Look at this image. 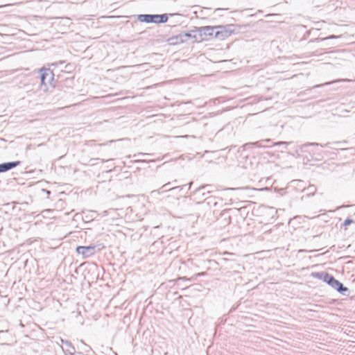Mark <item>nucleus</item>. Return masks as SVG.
<instances>
[{
	"label": "nucleus",
	"mask_w": 355,
	"mask_h": 355,
	"mask_svg": "<svg viewBox=\"0 0 355 355\" xmlns=\"http://www.w3.org/2000/svg\"><path fill=\"white\" fill-rule=\"evenodd\" d=\"M44 191H45L47 193V194H49V195L51 193V192H50L49 191H47V190H44Z\"/></svg>",
	"instance_id": "obj_32"
},
{
	"label": "nucleus",
	"mask_w": 355,
	"mask_h": 355,
	"mask_svg": "<svg viewBox=\"0 0 355 355\" xmlns=\"http://www.w3.org/2000/svg\"><path fill=\"white\" fill-rule=\"evenodd\" d=\"M186 185H182V186H178V187H174L173 188H171V189H166L165 191H170V190H175V189H182V188L184 187H185Z\"/></svg>",
	"instance_id": "obj_20"
},
{
	"label": "nucleus",
	"mask_w": 355,
	"mask_h": 355,
	"mask_svg": "<svg viewBox=\"0 0 355 355\" xmlns=\"http://www.w3.org/2000/svg\"><path fill=\"white\" fill-rule=\"evenodd\" d=\"M170 184H171V182H168V183H166V184H164L162 187V188H166V187H167V186H168V185H170Z\"/></svg>",
	"instance_id": "obj_23"
},
{
	"label": "nucleus",
	"mask_w": 355,
	"mask_h": 355,
	"mask_svg": "<svg viewBox=\"0 0 355 355\" xmlns=\"http://www.w3.org/2000/svg\"><path fill=\"white\" fill-rule=\"evenodd\" d=\"M209 187L210 185H201L198 189H196L193 192L194 200L197 201L198 203L202 201L205 202V198L207 197L206 195L211 192L210 191H207V192H205V190L207 187Z\"/></svg>",
	"instance_id": "obj_4"
},
{
	"label": "nucleus",
	"mask_w": 355,
	"mask_h": 355,
	"mask_svg": "<svg viewBox=\"0 0 355 355\" xmlns=\"http://www.w3.org/2000/svg\"><path fill=\"white\" fill-rule=\"evenodd\" d=\"M224 254L231 255V254H232V253H230V252H224Z\"/></svg>",
	"instance_id": "obj_29"
},
{
	"label": "nucleus",
	"mask_w": 355,
	"mask_h": 355,
	"mask_svg": "<svg viewBox=\"0 0 355 355\" xmlns=\"http://www.w3.org/2000/svg\"><path fill=\"white\" fill-rule=\"evenodd\" d=\"M81 342H82V344L84 345L83 349L85 350V352L87 353V352L92 351V348L89 346L87 345L83 341H81Z\"/></svg>",
	"instance_id": "obj_17"
},
{
	"label": "nucleus",
	"mask_w": 355,
	"mask_h": 355,
	"mask_svg": "<svg viewBox=\"0 0 355 355\" xmlns=\"http://www.w3.org/2000/svg\"><path fill=\"white\" fill-rule=\"evenodd\" d=\"M336 37H337V36H336V35H331V36L327 37L325 38H316L314 40H311L310 42L320 41V40L333 39V38H336Z\"/></svg>",
	"instance_id": "obj_16"
},
{
	"label": "nucleus",
	"mask_w": 355,
	"mask_h": 355,
	"mask_svg": "<svg viewBox=\"0 0 355 355\" xmlns=\"http://www.w3.org/2000/svg\"><path fill=\"white\" fill-rule=\"evenodd\" d=\"M325 282L330 285L333 288L336 290L338 292L345 295V292L348 291L347 287H345L343 284L338 280L336 279L331 275L327 274L325 275Z\"/></svg>",
	"instance_id": "obj_3"
},
{
	"label": "nucleus",
	"mask_w": 355,
	"mask_h": 355,
	"mask_svg": "<svg viewBox=\"0 0 355 355\" xmlns=\"http://www.w3.org/2000/svg\"><path fill=\"white\" fill-rule=\"evenodd\" d=\"M95 245L89 246H78L76 248V252L78 254L82 255L83 259L89 258L96 253Z\"/></svg>",
	"instance_id": "obj_5"
},
{
	"label": "nucleus",
	"mask_w": 355,
	"mask_h": 355,
	"mask_svg": "<svg viewBox=\"0 0 355 355\" xmlns=\"http://www.w3.org/2000/svg\"><path fill=\"white\" fill-rule=\"evenodd\" d=\"M205 202L207 203V205L211 206L214 205L216 206L218 203L216 201V198L214 196H209L205 198Z\"/></svg>",
	"instance_id": "obj_12"
},
{
	"label": "nucleus",
	"mask_w": 355,
	"mask_h": 355,
	"mask_svg": "<svg viewBox=\"0 0 355 355\" xmlns=\"http://www.w3.org/2000/svg\"><path fill=\"white\" fill-rule=\"evenodd\" d=\"M352 223H353V220L352 219L347 218L346 220H345V221L343 223V225L344 226H347V225H349L350 224H352Z\"/></svg>",
	"instance_id": "obj_18"
},
{
	"label": "nucleus",
	"mask_w": 355,
	"mask_h": 355,
	"mask_svg": "<svg viewBox=\"0 0 355 355\" xmlns=\"http://www.w3.org/2000/svg\"><path fill=\"white\" fill-rule=\"evenodd\" d=\"M310 189L311 191L314 192L315 191V189L313 187H310Z\"/></svg>",
	"instance_id": "obj_27"
},
{
	"label": "nucleus",
	"mask_w": 355,
	"mask_h": 355,
	"mask_svg": "<svg viewBox=\"0 0 355 355\" xmlns=\"http://www.w3.org/2000/svg\"><path fill=\"white\" fill-rule=\"evenodd\" d=\"M113 141H114L113 140H110V141H109V143H112Z\"/></svg>",
	"instance_id": "obj_33"
},
{
	"label": "nucleus",
	"mask_w": 355,
	"mask_h": 355,
	"mask_svg": "<svg viewBox=\"0 0 355 355\" xmlns=\"http://www.w3.org/2000/svg\"><path fill=\"white\" fill-rule=\"evenodd\" d=\"M60 341L65 347V348L62 347V349L66 354L69 355H73L76 353L75 347L70 341L62 338H60Z\"/></svg>",
	"instance_id": "obj_10"
},
{
	"label": "nucleus",
	"mask_w": 355,
	"mask_h": 355,
	"mask_svg": "<svg viewBox=\"0 0 355 355\" xmlns=\"http://www.w3.org/2000/svg\"><path fill=\"white\" fill-rule=\"evenodd\" d=\"M320 146L322 147L324 146L322 144H318V143H306L303 145V146Z\"/></svg>",
	"instance_id": "obj_19"
},
{
	"label": "nucleus",
	"mask_w": 355,
	"mask_h": 355,
	"mask_svg": "<svg viewBox=\"0 0 355 355\" xmlns=\"http://www.w3.org/2000/svg\"><path fill=\"white\" fill-rule=\"evenodd\" d=\"M137 19L141 22L157 24V15L142 14L139 15Z\"/></svg>",
	"instance_id": "obj_7"
},
{
	"label": "nucleus",
	"mask_w": 355,
	"mask_h": 355,
	"mask_svg": "<svg viewBox=\"0 0 355 355\" xmlns=\"http://www.w3.org/2000/svg\"><path fill=\"white\" fill-rule=\"evenodd\" d=\"M158 21L157 24L159 23H165L167 21L168 17L167 14L157 15Z\"/></svg>",
	"instance_id": "obj_14"
},
{
	"label": "nucleus",
	"mask_w": 355,
	"mask_h": 355,
	"mask_svg": "<svg viewBox=\"0 0 355 355\" xmlns=\"http://www.w3.org/2000/svg\"><path fill=\"white\" fill-rule=\"evenodd\" d=\"M37 92H35L34 90H30L27 92L28 96L32 97Z\"/></svg>",
	"instance_id": "obj_21"
},
{
	"label": "nucleus",
	"mask_w": 355,
	"mask_h": 355,
	"mask_svg": "<svg viewBox=\"0 0 355 355\" xmlns=\"http://www.w3.org/2000/svg\"><path fill=\"white\" fill-rule=\"evenodd\" d=\"M145 155V154H144V153H139V154H137V155H134V157H139V156H141V155Z\"/></svg>",
	"instance_id": "obj_25"
},
{
	"label": "nucleus",
	"mask_w": 355,
	"mask_h": 355,
	"mask_svg": "<svg viewBox=\"0 0 355 355\" xmlns=\"http://www.w3.org/2000/svg\"><path fill=\"white\" fill-rule=\"evenodd\" d=\"M20 164H21L20 161L4 162L2 164H0V173L6 172L12 168H15L17 166H19Z\"/></svg>",
	"instance_id": "obj_8"
},
{
	"label": "nucleus",
	"mask_w": 355,
	"mask_h": 355,
	"mask_svg": "<svg viewBox=\"0 0 355 355\" xmlns=\"http://www.w3.org/2000/svg\"><path fill=\"white\" fill-rule=\"evenodd\" d=\"M83 218L85 222L93 220L98 215L96 211L93 210H84L83 211Z\"/></svg>",
	"instance_id": "obj_11"
},
{
	"label": "nucleus",
	"mask_w": 355,
	"mask_h": 355,
	"mask_svg": "<svg viewBox=\"0 0 355 355\" xmlns=\"http://www.w3.org/2000/svg\"><path fill=\"white\" fill-rule=\"evenodd\" d=\"M180 38H181V40H182V42H184V41L187 40V38L191 37H192V35H191V33H183V34H180Z\"/></svg>",
	"instance_id": "obj_15"
},
{
	"label": "nucleus",
	"mask_w": 355,
	"mask_h": 355,
	"mask_svg": "<svg viewBox=\"0 0 355 355\" xmlns=\"http://www.w3.org/2000/svg\"><path fill=\"white\" fill-rule=\"evenodd\" d=\"M289 144L287 141H278V142H272L270 139H263L260 141H257L255 142H249L246 143L243 145L244 150H248L254 147L256 148H266L270 146H282L284 148H286L288 145Z\"/></svg>",
	"instance_id": "obj_1"
},
{
	"label": "nucleus",
	"mask_w": 355,
	"mask_h": 355,
	"mask_svg": "<svg viewBox=\"0 0 355 355\" xmlns=\"http://www.w3.org/2000/svg\"><path fill=\"white\" fill-rule=\"evenodd\" d=\"M64 62L62 61V62H60V64H63Z\"/></svg>",
	"instance_id": "obj_34"
},
{
	"label": "nucleus",
	"mask_w": 355,
	"mask_h": 355,
	"mask_svg": "<svg viewBox=\"0 0 355 355\" xmlns=\"http://www.w3.org/2000/svg\"><path fill=\"white\" fill-rule=\"evenodd\" d=\"M309 34H310V31H307V32L306 33V34L304 35V38H306V35H309Z\"/></svg>",
	"instance_id": "obj_26"
},
{
	"label": "nucleus",
	"mask_w": 355,
	"mask_h": 355,
	"mask_svg": "<svg viewBox=\"0 0 355 355\" xmlns=\"http://www.w3.org/2000/svg\"><path fill=\"white\" fill-rule=\"evenodd\" d=\"M201 36L208 37L214 36L216 32V26H202L199 28Z\"/></svg>",
	"instance_id": "obj_9"
},
{
	"label": "nucleus",
	"mask_w": 355,
	"mask_h": 355,
	"mask_svg": "<svg viewBox=\"0 0 355 355\" xmlns=\"http://www.w3.org/2000/svg\"><path fill=\"white\" fill-rule=\"evenodd\" d=\"M330 83H324V84L317 85L314 86L313 87H322V86H323V85H329V84H330Z\"/></svg>",
	"instance_id": "obj_22"
},
{
	"label": "nucleus",
	"mask_w": 355,
	"mask_h": 355,
	"mask_svg": "<svg viewBox=\"0 0 355 355\" xmlns=\"http://www.w3.org/2000/svg\"><path fill=\"white\" fill-rule=\"evenodd\" d=\"M205 272H200V273H198L197 275L198 276H203V275H205Z\"/></svg>",
	"instance_id": "obj_28"
},
{
	"label": "nucleus",
	"mask_w": 355,
	"mask_h": 355,
	"mask_svg": "<svg viewBox=\"0 0 355 355\" xmlns=\"http://www.w3.org/2000/svg\"><path fill=\"white\" fill-rule=\"evenodd\" d=\"M192 184H193V182H191L189 183V184H188L189 185V189L191 188Z\"/></svg>",
	"instance_id": "obj_30"
},
{
	"label": "nucleus",
	"mask_w": 355,
	"mask_h": 355,
	"mask_svg": "<svg viewBox=\"0 0 355 355\" xmlns=\"http://www.w3.org/2000/svg\"><path fill=\"white\" fill-rule=\"evenodd\" d=\"M41 89L44 92L48 90L47 85H52L54 79V73L50 69L43 68L40 70Z\"/></svg>",
	"instance_id": "obj_2"
},
{
	"label": "nucleus",
	"mask_w": 355,
	"mask_h": 355,
	"mask_svg": "<svg viewBox=\"0 0 355 355\" xmlns=\"http://www.w3.org/2000/svg\"><path fill=\"white\" fill-rule=\"evenodd\" d=\"M151 193H159V191L158 190H153L151 191Z\"/></svg>",
	"instance_id": "obj_24"
},
{
	"label": "nucleus",
	"mask_w": 355,
	"mask_h": 355,
	"mask_svg": "<svg viewBox=\"0 0 355 355\" xmlns=\"http://www.w3.org/2000/svg\"><path fill=\"white\" fill-rule=\"evenodd\" d=\"M231 35V31L226 29L225 26H216L215 38L220 40L228 37Z\"/></svg>",
	"instance_id": "obj_6"
},
{
	"label": "nucleus",
	"mask_w": 355,
	"mask_h": 355,
	"mask_svg": "<svg viewBox=\"0 0 355 355\" xmlns=\"http://www.w3.org/2000/svg\"><path fill=\"white\" fill-rule=\"evenodd\" d=\"M327 274H328V273L325 272H314V273H312V276L315 278H318L319 279H322L324 282H325V275Z\"/></svg>",
	"instance_id": "obj_13"
},
{
	"label": "nucleus",
	"mask_w": 355,
	"mask_h": 355,
	"mask_svg": "<svg viewBox=\"0 0 355 355\" xmlns=\"http://www.w3.org/2000/svg\"><path fill=\"white\" fill-rule=\"evenodd\" d=\"M227 220H228V223H230V220H231L230 216H228Z\"/></svg>",
	"instance_id": "obj_31"
}]
</instances>
